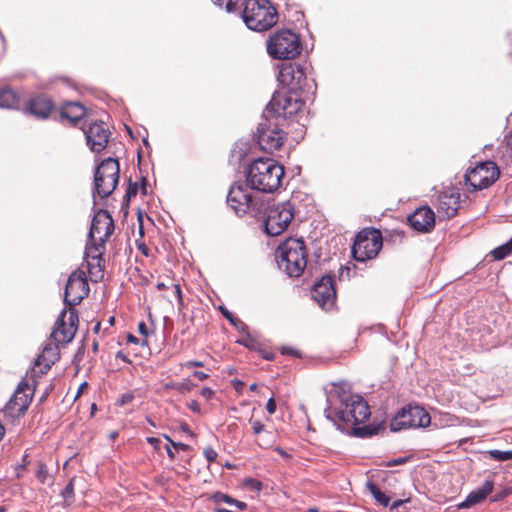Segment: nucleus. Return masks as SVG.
I'll list each match as a JSON object with an SVG mask.
<instances>
[{"instance_id":"f257e3e1","label":"nucleus","mask_w":512,"mask_h":512,"mask_svg":"<svg viewBox=\"0 0 512 512\" xmlns=\"http://www.w3.org/2000/svg\"><path fill=\"white\" fill-rule=\"evenodd\" d=\"M327 419L342 431H349L355 436L366 437L372 435L368 426L358 427L364 423L371 415L369 405L359 395H344L341 397L340 406L332 409H325Z\"/></svg>"},{"instance_id":"680f3d73","label":"nucleus","mask_w":512,"mask_h":512,"mask_svg":"<svg viewBox=\"0 0 512 512\" xmlns=\"http://www.w3.org/2000/svg\"><path fill=\"white\" fill-rule=\"evenodd\" d=\"M172 446L176 449H180V450H186L188 448V446L184 443H180V442H172Z\"/></svg>"},{"instance_id":"13d9d810","label":"nucleus","mask_w":512,"mask_h":512,"mask_svg":"<svg viewBox=\"0 0 512 512\" xmlns=\"http://www.w3.org/2000/svg\"><path fill=\"white\" fill-rule=\"evenodd\" d=\"M193 375L198 378L199 380H204L208 377V374H206L205 372L203 371H195L193 373Z\"/></svg>"},{"instance_id":"052dcab7","label":"nucleus","mask_w":512,"mask_h":512,"mask_svg":"<svg viewBox=\"0 0 512 512\" xmlns=\"http://www.w3.org/2000/svg\"><path fill=\"white\" fill-rule=\"evenodd\" d=\"M506 146L512 151V131L505 137Z\"/></svg>"},{"instance_id":"e433bc0d","label":"nucleus","mask_w":512,"mask_h":512,"mask_svg":"<svg viewBox=\"0 0 512 512\" xmlns=\"http://www.w3.org/2000/svg\"><path fill=\"white\" fill-rule=\"evenodd\" d=\"M219 7H225L227 12H234L237 8L239 0H211Z\"/></svg>"},{"instance_id":"0eeeda50","label":"nucleus","mask_w":512,"mask_h":512,"mask_svg":"<svg viewBox=\"0 0 512 512\" xmlns=\"http://www.w3.org/2000/svg\"><path fill=\"white\" fill-rule=\"evenodd\" d=\"M120 174V165L117 159L106 158L96 167L94 172V192L101 198L109 197L116 189Z\"/></svg>"},{"instance_id":"72a5a7b5","label":"nucleus","mask_w":512,"mask_h":512,"mask_svg":"<svg viewBox=\"0 0 512 512\" xmlns=\"http://www.w3.org/2000/svg\"><path fill=\"white\" fill-rule=\"evenodd\" d=\"M490 458L495 461H508L512 459V450L500 451V450H489L486 452Z\"/></svg>"},{"instance_id":"b1692460","label":"nucleus","mask_w":512,"mask_h":512,"mask_svg":"<svg viewBox=\"0 0 512 512\" xmlns=\"http://www.w3.org/2000/svg\"><path fill=\"white\" fill-rule=\"evenodd\" d=\"M87 110L78 102H69L60 109V117L67 120L73 126H83L87 123L85 120Z\"/></svg>"},{"instance_id":"0e129e2a","label":"nucleus","mask_w":512,"mask_h":512,"mask_svg":"<svg viewBox=\"0 0 512 512\" xmlns=\"http://www.w3.org/2000/svg\"><path fill=\"white\" fill-rule=\"evenodd\" d=\"M115 358L116 360L120 359L121 361L123 362H127V363H130L131 361L126 357V354H120V353H117L115 354Z\"/></svg>"},{"instance_id":"a878e982","label":"nucleus","mask_w":512,"mask_h":512,"mask_svg":"<svg viewBox=\"0 0 512 512\" xmlns=\"http://www.w3.org/2000/svg\"><path fill=\"white\" fill-rule=\"evenodd\" d=\"M59 354H51L52 358H46L45 354H38V357L35 359L33 366L30 371L27 372L26 375L30 378V380H36V377H40L43 374H46L51 368L52 364L58 360Z\"/></svg>"},{"instance_id":"c756f323","label":"nucleus","mask_w":512,"mask_h":512,"mask_svg":"<svg viewBox=\"0 0 512 512\" xmlns=\"http://www.w3.org/2000/svg\"><path fill=\"white\" fill-rule=\"evenodd\" d=\"M511 253H512V237L505 244L494 248L490 252V255L493 257L494 260L500 261V260L505 259Z\"/></svg>"},{"instance_id":"7c9ffc66","label":"nucleus","mask_w":512,"mask_h":512,"mask_svg":"<svg viewBox=\"0 0 512 512\" xmlns=\"http://www.w3.org/2000/svg\"><path fill=\"white\" fill-rule=\"evenodd\" d=\"M366 487L379 504L384 507L388 506L390 498L375 483L368 481Z\"/></svg>"},{"instance_id":"6ab92c4d","label":"nucleus","mask_w":512,"mask_h":512,"mask_svg":"<svg viewBox=\"0 0 512 512\" xmlns=\"http://www.w3.org/2000/svg\"><path fill=\"white\" fill-rule=\"evenodd\" d=\"M115 229L114 221L108 211L100 209L93 217L89 238L97 244L105 245L106 241L113 234Z\"/></svg>"},{"instance_id":"f3484780","label":"nucleus","mask_w":512,"mask_h":512,"mask_svg":"<svg viewBox=\"0 0 512 512\" xmlns=\"http://www.w3.org/2000/svg\"><path fill=\"white\" fill-rule=\"evenodd\" d=\"M311 296L324 310L329 311L335 307L337 294L333 276H322L312 287Z\"/></svg>"},{"instance_id":"864d4df0","label":"nucleus","mask_w":512,"mask_h":512,"mask_svg":"<svg viewBox=\"0 0 512 512\" xmlns=\"http://www.w3.org/2000/svg\"><path fill=\"white\" fill-rule=\"evenodd\" d=\"M188 408L195 413H200V405L195 400H192L188 403Z\"/></svg>"},{"instance_id":"9d476101","label":"nucleus","mask_w":512,"mask_h":512,"mask_svg":"<svg viewBox=\"0 0 512 512\" xmlns=\"http://www.w3.org/2000/svg\"><path fill=\"white\" fill-rule=\"evenodd\" d=\"M304 101L300 95L292 90L277 91L270 100L266 113L272 114L276 119H286L297 114L303 107Z\"/></svg>"},{"instance_id":"2eb2a0df","label":"nucleus","mask_w":512,"mask_h":512,"mask_svg":"<svg viewBox=\"0 0 512 512\" xmlns=\"http://www.w3.org/2000/svg\"><path fill=\"white\" fill-rule=\"evenodd\" d=\"M36 380H30L26 375L18 384L17 389L7 404V410L12 415H22L28 409L36 387Z\"/></svg>"},{"instance_id":"e2e57ef3","label":"nucleus","mask_w":512,"mask_h":512,"mask_svg":"<svg viewBox=\"0 0 512 512\" xmlns=\"http://www.w3.org/2000/svg\"><path fill=\"white\" fill-rule=\"evenodd\" d=\"M275 451H276L280 456H282L283 458H289V457H290V455H289L285 450H283V449H282V448H280V447L275 448Z\"/></svg>"},{"instance_id":"4468645a","label":"nucleus","mask_w":512,"mask_h":512,"mask_svg":"<svg viewBox=\"0 0 512 512\" xmlns=\"http://www.w3.org/2000/svg\"><path fill=\"white\" fill-rule=\"evenodd\" d=\"M295 216V204L291 201L277 203L269 207L265 219V230L271 236L282 234Z\"/></svg>"},{"instance_id":"dca6fc26","label":"nucleus","mask_w":512,"mask_h":512,"mask_svg":"<svg viewBox=\"0 0 512 512\" xmlns=\"http://www.w3.org/2000/svg\"><path fill=\"white\" fill-rule=\"evenodd\" d=\"M89 284L84 271L76 270L68 278L64 301L69 308H74L89 294Z\"/></svg>"},{"instance_id":"c85d7f7f","label":"nucleus","mask_w":512,"mask_h":512,"mask_svg":"<svg viewBox=\"0 0 512 512\" xmlns=\"http://www.w3.org/2000/svg\"><path fill=\"white\" fill-rule=\"evenodd\" d=\"M244 334L236 342L244 346L251 351L261 352V344L258 339L246 331H242Z\"/></svg>"},{"instance_id":"37998d69","label":"nucleus","mask_w":512,"mask_h":512,"mask_svg":"<svg viewBox=\"0 0 512 512\" xmlns=\"http://www.w3.org/2000/svg\"><path fill=\"white\" fill-rule=\"evenodd\" d=\"M409 460V457H399L392 459L386 463V467H392L397 465L405 464Z\"/></svg>"},{"instance_id":"3c124183","label":"nucleus","mask_w":512,"mask_h":512,"mask_svg":"<svg viewBox=\"0 0 512 512\" xmlns=\"http://www.w3.org/2000/svg\"><path fill=\"white\" fill-rule=\"evenodd\" d=\"M233 388L236 392L241 393L244 387V382L238 379H234L231 381Z\"/></svg>"},{"instance_id":"1a4fd4ad","label":"nucleus","mask_w":512,"mask_h":512,"mask_svg":"<svg viewBox=\"0 0 512 512\" xmlns=\"http://www.w3.org/2000/svg\"><path fill=\"white\" fill-rule=\"evenodd\" d=\"M383 246L382 234L374 228L361 230L355 238L351 253L359 262L375 258Z\"/></svg>"},{"instance_id":"7ed1b4c3","label":"nucleus","mask_w":512,"mask_h":512,"mask_svg":"<svg viewBox=\"0 0 512 512\" xmlns=\"http://www.w3.org/2000/svg\"><path fill=\"white\" fill-rule=\"evenodd\" d=\"M278 267L289 277L298 278L307 266L308 252L303 239L288 238L275 251Z\"/></svg>"},{"instance_id":"58836bf2","label":"nucleus","mask_w":512,"mask_h":512,"mask_svg":"<svg viewBox=\"0 0 512 512\" xmlns=\"http://www.w3.org/2000/svg\"><path fill=\"white\" fill-rule=\"evenodd\" d=\"M194 387H195L194 383H192L189 380H186L184 382L177 383V386H175V389L177 391H179L180 393H185V392L191 391Z\"/></svg>"},{"instance_id":"4c0bfd02","label":"nucleus","mask_w":512,"mask_h":512,"mask_svg":"<svg viewBox=\"0 0 512 512\" xmlns=\"http://www.w3.org/2000/svg\"><path fill=\"white\" fill-rule=\"evenodd\" d=\"M36 477L37 479L42 483H46L48 477H49V473H48V469H47V466L43 463H40L39 466H38V470L36 472Z\"/></svg>"},{"instance_id":"423d86ee","label":"nucleus","mask_w":512,"mask_h":512,"mask_svg":"<svg viewBox=\"0 0 512 512\" xmlns=\"http://www.w3.org/2000/svg\"><path fill=\"white\" fill-rule=\"evenodd\" d=\"M267 52L277 60H292L302 51V43L298 34L290 29L274 32L267 40Z\"/></svg>"},{"instance_id":"412c9836","label":"nucleus","mask_w":512,"mask_h":512,"mask_svg":"<svg viewBox=\"0 0 512 512\" xmlns=\"http://www.w3.org/2000/svg\"><path fill=\"white\" fill-rule=\"evenodd\" d=\"M461 193L454 188L445 190L438 195L436 209L440 219L454 217L460 208Z\"/></svg>"},{"instance_id":"f704fd0d","label":"nucleus","mask_w":512,"mask_h":512,"mask_svg":"<svg viewBox=\"0 0 512 512\" xmlns=\"http://www.w3.org/2000/svg\"><path fill=\"white\" fill-rule=\"evenodd\" d=\"M65 502L71 503L74 499V479L72 478L61 492Z\"/></svg>"},{"instance_id":"a19ab883","label":"nucleus","mask_w":512,"mask_h":512,"mask_svg":"<svg viewBox=\"0 0 512 512\" xmlns=\"http://www.w3.org/2000/svg\"><path fill=\"white\" fill-rule=\"evenodd\" d=\"M249 422L252 425L253 433L255 435H259L265 431V425L261 421L250 419Z\"/></svg>"},{"instance_id":"69168bd1","label":"nucleus","mask_w":512,"mask_h":512,"mask_svg":"<svg viewBox=\"0 0 512 512\" xmlns=\"http://www.w3.org/2000/svg\"><path fill=\"white\" fill-rule=\"evenodd\" d=\"M203 364L201 362H198V361H189L187 363H185V366L188 367V368H191V367H198V366H202Z\"/></svg>"},{"instance_id":"6e6d98bb","label":"nucleus","mask_w":512,"mask_h":512,"mask_svg":"<svg viewBox=\"0 0 512 512\" xmlns=\"http://www.w3.org/2000/svg\"><path fill=\"white\" fill-rule=\"evenodd\" d=\"M138 250L145 256H149V248L144 243L137 244Z\"/></svg>"},{"instance_id":"c9c22d12","label":"nucleus","mask_w":512,"mask_h":512,"mask_svg":"<svg viewBox=\"0 0 512 512\" xmlns=\"http://www.w3.org/2000/svg\"><path fill=\"white\" fill-rule=\"evenodd\" d=\"M138 333L143 337L141 341L142 347H148V336L150 335V330L144 321L138 323L137 327Z\"/></svg>"},{"instance_id":"5fc2aeb1","label":"nucleus","mask_w":512,"mask_h":512,"mask_svg":"<svg viewBox=\"0 0 512 512\" xmlns=\"http://www.w3.org/2000/svg\"><path fill=\"white\" fill-rule=\"evenodd\" d=\"M147 442L152 445L155 449L159 448L160 440L156 437H147Z\"/></svg>"},{"instance_id":"bb28decb","label":"nucleus","mask_w":512,"mask_h":512,"mask_svg":"<svg viewBox=\"0 0 512 512\" xmlns=\"http://www.w3.org/2000/svg\"><path fill=\"white\" fill-rule=\"evenodd\" d=\"M20 104L19 94L11 88L0 89V107L18 109Z\"/></svg>"},{"instance_id":"603ef678","label":"nucleus","mask_w":512,"mask_h":512,"mask_svg":"<svg viewBox=\"0 0 512 512\" xmlns=\"http://www.w3.org/2000/svg\"><path fill=\"white\" fill-rule=\"evenodd\" d=\"M266 410L268 411L269 414H274L275 413V411H276V403H275V400L273 398H270L267 401Z\"/></svg>"},{"instance_id":"c03bdc74","label":"nucleus","mask_w":512,"mask_h":512,"mask_svg":"<svg viewBox=\"0 0 512 512\" xmlns=\"http://www.w3.org/2000/svg\"><path fill=\"white\" fill-rule=\"evenodd\" d=\"M204 455L208 462H213L217 458V452L213 448H206L204 451Z\"/></svg>"},{"instance_id":"ddd939ff","label":"nucleus","mask_w":512,"mask_h":512,"mask_svg":"<svg viewBox=\"0 0 512 512\" xmlns=\"http://www.w3.org/2000/svg\"><path fill=\"white\" fill-rule=\"evenodd\" d=\"M499 177L500 169L495 162H480L465 174V185L468 191L475 192L490 187Z\"/></svg>"},{"instance_id":"4d7b16f0","label":"nucleus","mask_w":512,"mask_h":512,"mask_svg":"<svg viewBox=\"0 0 512 512\" xmlns=\"http://www.w3.org/2000/svg\"><path fill=\"white\" fill-rule=\"evenodd\" d=\"M126 339H127V342L135 343V344H138V343L141 344V341H142V339L140 340L137 337H135L133 334H130V333L126 335Z\"/></svg>"},{"instance_id":"a211bd4d","label":"nucleus","mask_w":512,"mask_h":512,"mask_svg":"<svg viewBox=\"0 0 512 512\" xmlns=\"http://www.w3.org/2000/svg\"><path fill=\"white\" fill-rule=\"evenodd\" d=\"M81 129L85 134L86 143L91 151L100 153L106 148L111 133L104 122L95 121L89 124L86 123L81 126Z\"/></svg>"},{"instance_id":"9b49d317","label":"nucleus","mask_w":512,"mask_h":512,"mask_svg":"<svg viewBox=\"0 0 512 512\" xmlns=\"http://www.w3.org/2000/svg\"><path fill=\"white\" fill-rule=\"evenodd\" d=\"M431 423L430 414L418 405H407L390 422V430L398 432L409 428H425Z\"/></svg>"},{"instance_id":"f03ea898","label":"nucleus","mask_w":512,"mask_h":512,"mask_svg":"<svg viewBox=\"0 0 512 512\" xmlns=\"http://www.w3.org/2000/svg\"><path fill=\"white\" fill-rule=\"evenodd\" d=\"M284 175V167L276 160L259 157L248 166L246 182L252 190L274 193L281 187Z\"/></svg>"},{"instance_id":"09e8293b","label":"nucleus","mask_w":512,"mask_h":512,"mask_svg":"<svg viewBox=\"0 0 512 512\" xmlns=\"http://www.w3.org/2000/svg\"><path fill=\"white\" fill-rule=\"evenodd\" d=\"M200 394L206 400H210L214 395V391L209 387H204L201 389Z\"/></svg>"},{"instance_id":"774afa93","label":"nucleus","mask_w":512,"mask_h":512,"mask_svg":"<svg viewBox=\"0 0 512 512\" xmlns=\"http://www.w3.org/2000/svg\"><path fill=\"white\" fill-rule=\"evenodd\" d=\"M165 449H166V452H167L168 457H169L171 460H174V459H175V453L173 452V450L171 449V447L167 445V446L165 447Z\"/></svg>"},{"instance_id":"20e7f679","label":"nucleus","mask_w":512,"mask_h":512,"mask_svg":"<svg viewBox=\"0 0 512 512\" xmlns=\"http://www.w3.org/2000/svg\"><path fill=\"white\" fill-rule=\"evenodd\" d=\"M242 17L247 27L254 31H266L278 21L277 10L269 0H247Z\"/></svg>"},{"instance_id":"f8f14e48","label":"nucleus","mask_w":512,"mask_h":512,"mask_svg":"<svg viewBox=\"0 0 512 512\" xmlns=\"http://www.w3.org/2000/svg\"><path fill=\"white\" fill-rule=\"evenodd\" d=\"M255 136L261 150L270 154L280 150L287 140V133L268 117L259 123Z\"/></svg>"},{"instance_id":"2f4dec72","label":"nucleus","mask_w":512,"mask_h":512,"mask_svg":"<svg viewBox=\"0 0 512 512\" xmlns=\"http://www.w3.org/2000/svg\"><path fill=\"white\" fill-rule=\"evenodd\" d=\"M219 310L223 317H225L239 331H246L248 329L247 325L241 319L236 317L232 312H230L226 307L220 306Z\"/></svg>"},{"instance_id":"bf43d9fd","label":"nucleus","mask_w":512,"mask_h":512,"mask_svg":"<svg viewBox=\"0 0 512 512\" xmlns=\"http://www.w3.org/2000/svg\"><path fill=\"white\" fill-rule=\"evenodd\" d=\"M87 387H88V383L83 382L78 388L76 398H78L87 389Z\"/></svg>"},{"instance_id":"49530a36","label":"nucleus","mask_w":512,"mask_h":512,"mask_svg":"<svg viewBox=\"0 0 512 512\" xmlns=\"http://www.w3.org/2000/svg\"><path fill=\"white\" fill-rule=\"evenodd\" d=\"M133 399H134L133 393L128 392L121 396L118 403H119V405L123 406V405L130 403Z\"/></svg>"},{"instance_id":"393cba45","label":"nucleus","mask_w":512,"mask_h":512,"mask_svg":"<svg viewBox=\"0 0 512 512\" xmlns=\"http://www.w3.org/2000/svg\"><path fill=\"white\" fill-rule=\"evenodd\" d=\"M493 490V481L486 480L481 487L471 491L466 499L457 505L458 509H466L482 502Z\"/></svg>"},{"instance_id":"39448f33","label":"nucleus","mask_w":512,"mask_h":512,"mask_svg":"<svg viewBox=\"0 0 512 512\" xmlns=\"http://www.w3.org/2000/svg\"><path fill=\"white\" fill-rule=\"evenodd\" d=\"M78 322V313L75 308L63 310L55 323L49 342L44 346L42 352L59 351L64 348L73 340L78 329Z\"/></svg>"},{"instance_id":"473e14b6","label":"nucleus","mask_w":512,"mask_h":512,"mask_svg":"<svg viewBox=\"0 0 512 512\" xmlns=\"http://www.w3.org/2000/svg\"><path fill=\"white\" fill-rule=\"evenodd\" d=\"M105 250V245L97 244L96 241L90 240L85 250V259L90 260L93 256L101 258Z\"/></svg>"},{"instance_id":"338daca9","label":"nucleus","mask_w":512,"mask_h":512,"mask_svg":"<svg viewBox=\"0 0 512 512\" xmlns=\"http://www.w3.org/2000/svg\"><path fill=\"white\" fill-rule=\"evenodd\" d=\"M233 505H235L236 507H238L240 510H243L246 508V503L244 502H241V501H238V500H235L233 501Z\"/></svg>"},{"instance_id":"4be33fe9","label":"nucleus","mask_w":512,"mask_h":512,"mask_svg":"<svg viewBox=\"0 0 512 512\" xmlns=\"http://www.w3.org/2000/svg\"><path fill=\"white\" fill-rule=\"evenodd\" d=\"M407 220L414 230L427 233L432 231L435 226V213L430 207L421 206L410 214Z\"/></svg>"},{"instance_id":"ea45409f","label":"nucleus","mask_w":512,"mask_h":512,"mask_svg":"<svg viewBox=\"0 0 512 512\" xmlns=\"http://www.w3.org/2000/svg\"><path fill=\"white\" fill-rule=\"evenodd\" d=\"M138 193V184L135 182V183H132L131 181H129V185H128V188L126 190V193H125V198L127 200H130L132 197H135Z\"/></svg>"},{"instance_id":"aec40b11","label":"nucleus","mask_w":512,"mask_h":512,"mask_svg":"<svg viewBox=\"0 0 512 512\" xmlns=\"http://www.w3.org/2000/svg\"><path fill=\"white\" fill-rule=\"evenodd\" d=\"M22 110L25 114L45 120L55 110V103L50 96L38 93L25 101Z\"/></svg>"},{"instance_id":"de8ad7c7","label":"nucleus","mask_w":512,"mask_h":512,"mask_svg":"<svg viewBox=\"0 0 512 512\" xmlns=\"http://www.w3.org/2000/svg\"><path fill=\"white\" fill-rule=\"evenodd\" d=\"M172 287H173V290H174V293L178 299V303L180 306L183 305V297H182V292H181V288H180V285L179 284H172Z\"/></svg>"},{"instance_id":"79ce46f5","label":"nucleus","mask_w":512,"mask_h":512,"mask_svg":"<svg viewBox=\"0 0 512 512\" xmlns=\"http://www.w3.org/2000/svg\"><path fill=\"white\" fill-rule=\"evenodd\" d=\"M233 501L234 499L231 498L230 496H227L225 494H216L215 495V502L216 503H227V504H230V505H233Z\"/></svg>"},{"instance_id":"a18cd8bd","label":"nucleus","mask_w":512,"mask_h":512,"mask_svg":"<svg viewBox=\"0 0 512 512\" xmlns=\"http://www.w3.org/2000/svg\"><path fill=\"white\" fill-rule=\"evenodd\" d=\"M442 422L444 425L453 426L458 423V418L454 417L453 415L446 414L442 419Z\"/></svg>"},{"instance_id":"cd10ccee","label":"nucleus","mask_w":512,"mask_h":512,"mask_svg":"<svg viewBox=\"0 0 512 512\" xmlns=\"http://www.w3.org/2000/svg\"><path fill=\"white\" fill-rule=\"evenodd\" d=\"M86 263L90 279L93 282L101 281L104 277L105 267V261L103 257L97 258L93 256L92 259L87 260Z\"/></svg>"},{"instance_id":"6e6552de","label":"nucleus","mask_w":512,"mask_h":512,"mask_svg":"<svg viewBox=\"0 0 512 512\" xmlns=\"http://www.w3.org/2000/svg\"><path fill=\"white\" fill-rule=\"evenodd\" d=\"M251 190L247 182H235L230 187L227 203L236 214L244 215L249 212L258 213L261 211L263 203Z\"/></svg>"},{"instance_id":"5701e85b","label":"nucleus","mask_w":512,"mask_h":512,"mask_svg":"<svg viewBox=\"0 0 512 512\" xmlns=\"http://www.w3.org/2000/svg\"><path fill=\"white\" fill-rule=\"evenodd\" d=\"M280 81L291 90L302 89L306 81L305 69L299 64H289L280 70Z\"/></svg>"},{"instance_id":"8fccbe9b","label":"nucleus","mask_w":512,"mask_h":512,"mask_svg":"<svg viewBox=\"0 0 512 512\" xmlns=\"http://www.w3.org/2000/svg\"><path fill=\"white\" fill-rule=\"evenodd\" d=\"M247 485L254 490L260 491L262 489V483L256 479H248Z\"/></svg>"}]
</instances>
